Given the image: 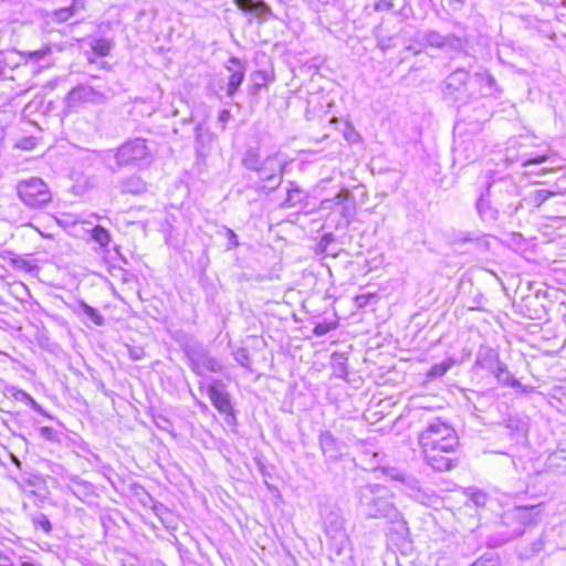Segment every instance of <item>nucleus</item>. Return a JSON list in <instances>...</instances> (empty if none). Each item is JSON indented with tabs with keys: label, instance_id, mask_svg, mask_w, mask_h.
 I'll use <instances>...</instances> for the list:
<instances>
[{
	"label": "nucleus",
	"instance_id": "obj_21",
	"mask_svg": "<svg viewBox=\"0 0 566 566\" xmlns=\"http://www.w3.org/2000/svg\"><path fill=\"white\" fill-rule=\"evenodd\" d=\"M243 166L249 169L255 171L259 169L260 165L262 164L260 158V150L258 147H250L244 153L243 159H242Z\"/></svg>",
	"mask_w": 566,
	"mask_h": 566
},
{
	"label": "nucleus",
	"instance_id": "obj_45",
	"mask_svg": "<svg viewBox=\"0 0 566 566\" xmlns=\"http://www.w3.org/2000/svg\"><path fill=\"white\" fill-rule=\"evenodd\" d=\"M230 112L228 109H222L219 113L218 119L220 123L226 124L230 119Z\"/></svg>",
	"mask_w": 566,
	"mask_h": 566
},
{
	"label": "nucleus",
	"instance_id": "obj_20",
	"mask_svg": "<svg viewBox=\"0 0 566 566\" xmlns=\"http://www.w3.org/2000/svg\"><path fill=\"white\" fill-rule=\"evenodd\" d=\"M76 314H84L90 321H92L95 325L102 326L104 324V317L98 313L97 310L85 303L84 301H80L77 305Z\"/></svg>",
	"mask_w": 566,
	"mask_h": 566
},
{
	"label": "nucleus",
	"instance_id": "obj_8",
	"mask_svg": "<svg viewBox=\"0 0 566 566\" xmlns=\"http://www.w3.org/2000/svg\"><path fill=\"white\" fill-rule=\"evenodd\" d=\"M277 153L268 156L262 161L259 169L255 170L259 179L269 184V186L265 185L264 187L269 188L270 191L276 189L281 185L283 178L285 164L277 161Z\"/></svg>",
	"mask_w": 566,
	"mask_h": 566
},
{
	"label": "nucleus",
	"instance_id": "obj_54",
	"mask_svg": "<svg viewBox=\"0 0 566 566\" xmlns=\"http://www.w3.org/2000/svg\"><path fill=\"white\" fill-rule=\"evenodd\" d=\"M522 207V202L518 203V206L515 208V211H517Z\"/></svg>",
	"mask_w": 566,
	"mask_h": 566
},
{
	"label": "nucleus",
	"instance_id": "obj_12",
	"mask_svg": "<svg viewBox=\"0 0 566 566\" xmlns=\"http://www.w3.org/2000/svg\"><path fill=\"white\" fill-rule=\"evenodd\" d=\"M208 396L213 407L223 415L232 413V405L230 401L229 394L224 390V386L220 380H213L207 387Z\"/></svg>",
	"mask_w": 566,
	"mask_h": 566
},
{
	"label": "nucleus",
	"instance_id": "obj_16",
	"mask_svg": "<svg viewBox=\"0 0 566 566\" xmlns=\"http://www.w3.org/2000/svg\"><path fill=\"white\" fill-rule=\"evenodd\" d=\"M474 80L481 85V96H492L497 92L496 81L488 71L476 72Z\"/></svg>",
	"mask_w": 566,
	"mask_h": 566
},
{
	"label": "nucleus",
	"instance_id": "obj_37",
	"mask_svg": "<svg viewBox=\"0 0 566 566\" xmlns=\"http://www.w3.org/2000/svg\"><path fill=\"white\" fill-rule=\"evenodd\" d=\"M349 196V191L346 190V189H343L340 190L335 197H333V208L334 209H339L340 206L344 203V201L347 199V197Z\"/></svg>",
	"mask_w": 566,
	"mask_h": 566
},
{
	"label": "nucleus",
	"instance_id": "obj_29",
	"mask_svg": "<svg viewBox=\"0 0 566 566\" xmlns=\"http://www.w3.org/2000/svg\"><path fill=\"white\" fill-rule=\"evenodd\" d=\"M112 45L109 41L104 39L95 40L92 44V50L99 56H106L109 54Z\"/></svg>",
	"mask_w": 566,
	"mask_h": 566
},
{
	"label": "nucleus",
	"instance_id": "obj_32",
	"mask_svg": "<svg viewBox=\"0 0 566 566\" xmlns=\"http://www.w3.org/2000/svg\"><path fill=\"white\" fill-rule=\"evenodd\" d=\"M451 364L447 361L436 364L430 368L428 376L431 378L441 377L449 370Z\"/></svg>",
	"mask_w": 566,
	"mask_h": 566
},
{
	"label": "nucleus",
	"instance_id": "obj_53",
	"mask_svg": "<svg viewBox=\"0 0 566 566\" xmlns=\"http://www.w3.org/2000/svg\"><path fill=\"white\" fill-rule=\"evenodd\" d=\"M34 54H35V55H44V54H45V52H43V53H41V52H35Z\"/></svg>",
	"mask_w": 566,
	"mask_h": 566
},
{
	"label": "nucleus",
	"instance_id": "obj_33",
	"mask_svg": "<svg viewBox=\"0 0 566 566\" xmlns=\"http://www.w3.org/2000/svg\"><path fill=\"white\" fill-rule=\"evenodd\" d=\"M471 566H499V558L494 554H486L476 559Z\"/></svg>",
	"mask_w": 566,
	"mask_h": 566
},
{
	"label": "nucleus",
	"instance_id": "obj_38",
	"mask_svg": "<svg viewBox=\"0 0 566 566\" xmlns=\"http://www.w3.org/2000/svg\"><path fill=\"white\" fill-rule=\"evenodd\" d=\"M471 501L476 505V506H484L486 504V501H488V496L484 492L482 491H474L472 494H471Z\"/></svg>",
	"mask_w": 566,
	"mask_h": 566
},
{
	"label": "nucleus",
	"instance_id": "obj_14",
	"mask_svg": "<svg viewBox=\"0 0 566 566\" xmlns=\"http://www.w3.org/2000/svg\"><path fill=\"white\" fill-rule=\"evenodd\" d=\"M226 67L230 72L227 93L229 96H232L244 80L245 67L243 63L234 56L229 59Z\"/></svg>",
	"mask_w": 566,
	"mask_h": 566
},
{
	"label": "nucleus",
	"instance_id": "obj_43",
	"mask_svg": "<svg viewBox=\"0 0 566 566\" xmlns=\"http://www.w3.org/2000/svg\"><path fill=\"white\" fill-rule=\"evenodd\" d=\"M13 562L10 556L0 551V566H12Z\"/></svg>",
	"mask_w": 566,
	"mask_h": 566
},
{
	"label": "nucleus",
	"instance_id": "obj_35",
	"mask_svg": "<svg viewBox=\"0 0 566 566\" xmlns=\"http://www.w3.org/2000/svg\"><path fill=\"white\" fill-rule=\"evenodd\" d=\"M334 241V234L333 233H326L322 237L319 243H318V249L321 250L322 253H326V254H329L328 252V245Z\"/></svg>",
	"mask_w": 566,
	"mask_h": 566
},
{
	"label": "nucleus",
	"instance_id": "obj_10",
	"mask_svg": "<svg viewBox=\"0 0 566 566\" xmlns=\"http://www.w3.org/2000/svg\"><path fill=\"white\" fill-rule=\"evenodd\" d=\"M323 521L326 535L336 542V552L337 554H340L347 542L344 528V518L336 512H329L324 516Z\"/></svg>",
	"mask_w": 566,
	"mask_h": 566
},
{
	"label": "nucleus",
	"instance_id": "obj_56",
	"mask_svg": "<svg viewBox=\"0 0 566 566\" xmlns=\"http://www.w3.org/2000/svg\"><path fill=\"white\" fill-rule=\"evenodd\" d=\"M28 399H30L31 402H34V399L31 398V396H28Z\"/></svg>",
	"mask_w": 566,
	"mask_h": 566
},
{
	"label": "nucleus",
	"instance_id": "obj_6",
	"mask_svg": "<svg viewBox=\"0 0 566 566\" xmlns=\"http://www.w3.org/2000/svg\"><path fill=\"white\" fill-rule=\"evenodd\" d=\"M146 140L135 138L123 144L115 153L117 167L136 165L148 157Z\"/></svg>",
	"mask_w": 566,
	"mask_h": 566
},
{
	"label": "nucleus",
	"instance_id": "obj_46",
	"mask_svg": "<svg viewBox=\"0 0 566 566\" xmlns=\"http://www.w3.org/2000/svg\"><path fill=\"white\" fill-rule=\"evenodd\" d=\"M389 9H391V3L389 1H386V0L380 1L379 3H376V6H375V10L376 11L389 10Z\"/></svg>",
	"mask_w": 566,
	"mask_h": 566
},
{
	"label": "nucleus",
	"instance_id": "obj_5",
	"mask_svg": "<svg viewBox=\"0 0 566 566\" xmlns=\"http://www.w3.org/2000/svg\"><path fill=\"white\" fill-rule=\"evenodd\" d=\"M418 41L426 46L436 48L447 52H460L463 51L467 45V41L464 39L453 33L443 35L436 30L419 32Z\"/></svg>",
	"mask_w": 566,
	"mask_h": 566
},
{
	"label": "nucleus",
	"instance_id": "obj_31",
	"mask_svg": "<svg viewBox=\"0 0 566 566\" xmlns=\"http://www.w3.org/2000/svg\"><path fill=\"white\" fill-rule=\"evenodd\" d=\"M234 360L244 368H250L251 359L248 349L239 348L233 354Z\"/></svg>",
	"mask_w": 566,
	"mask_h": 566
},
{
	"label": "nucleus",
	"instance_id": "obj_44",
	"mask_svg": "<svg viewBox=\"0 0 566 566\" xmlns=\"http://www.w3.org/2000/svg\"><path fill=\"white\" fill-rule=\"evenodd\" d=\"M227 234H228L229 243L232 247H238L239 242H238L237 234L231 229H227Z\"/></svg>",
	"mask_w": 566,
	"mask_h": 566
},
{
	"label": "nucleus",
	"instance_id": "obj_51",
	"mask_svg": "<svg viewBox=\"0 0 566 566\" xmlns=\"http://www.w3.org/2000/svg\"><path fill=\"white\" fill-rule=\"evenodd\" d=\"M11 459H12V462L20 468L21 462L19 461V459L15 455H13V454H11Z\"/></svg>",
	"mask_w": 566,
	"mask_h": 566
},
{
	"label": "nucleus",
	"instance_id": "obj_55",
	"mask_svg": "<svg viewBox=\"0 0 566 566\" xmlns=\"http://www.w3.org/2000/svg\"><path fill=\"white\" fill-rule=\"evenodd\" d=\"M28 399H30L31 402H34V399L31 398V396H28Z\"/></svg>",
	"mask_w": 566,
	"mask_h": 566
},
{
	"label": "nucleus",
	"instance_id": "obj_26",
	"mask_svg": "<svg viewBox=\"0 0 566 566\" xmlns=\"http://www.w3.org/2000/svg\"><path fill=\"white\" fill-rule=\"evenodd\" d=\"M80 9L76 0H73L70 7L61 8L53 12V19L56 22H65L73 17Z\"/></svg>",
	"mask_w": 566,
	"mask_h": 566
},
{
	"label": "nucleus",
	"instance_id": "obj_41",
	"mask_svg": "<svg viewBox=\"0 0 566 566\" xmlns=\"http://www.w3.org/2000/svg\"><path fill=\"white\" fill-rule=\"evenodd\" d=\"M155 422L159 429L166 430V431L170 430L171 423L167 418L158 417Z\"/></svg>",
	"mask_w": 566,
	"mask_h": 566
},
{
	"label": "nucleus",
	"instance_id": "obj_52",
	"mask_svg": "<svg viewBox=\"0 0 566 566\" xmlns=\"http://www.w3.org/2000/svg\"><path fill=\"white\" fill-rule=\"evenodd\" d=\"M21 566H36L34 563L31 562H22Z\"/></svg>",
	"mask_w": 566,
	"mask_h": 566
},
{
	"label": "nucleus",
	"instance_id": "obj_22",
	"mask_svg": "<svg viewBox=\"0 0 566 566\" xmlns=\"http://www.w3.org/2000/svg\"><path fill=\"white\" fill-rule=\"evenodd\" d=\"M556 192L546 190V189H538L533 192H531L524 201H526L530 205H533L536 208H539L546 200L554 197Z\"/></svg>",
	"mask_w": 566,
	"mask_h": 566
},
{
	"label": "nucleus",
	"instance_id": "obj_23",
	"mask_svg": "<svg viewBox=\"0 0 566 566\" xmlns=\"http://www.w3.org/2000/svg\"><path fill=\"white\" fill-rule=\"evenodd\" d=\"M91 238L94 242H96L101 248L105 249L108 247L111 242L109 232L102 226H95L90 230Z\"/></svg>",
	"mask_w": 566,
	"mask_h": 566
},
{
	"label": "nucleus",
	"instance_id": "obj_19",
	"mask_svg": "<svg viewBox=\"0 0 566 566\" xmlns=\"http://www.w3.org/2000/svg\"><path fill=\"white\" fill-rule=\"evenodd\" d=\"M146 190V184L138 176H130L122 182V191L133 195L142 193Z\"/></svg>",
	"mask_w": 566,
	"mask_h": 566
},
{
	"label": "nucleus",
	"instance_id": "obj_27",
	"mask_svg": "<svg viewBox=\"0 0 566 566\" xmlns=\"http://www.w3.org/2000/svg\"><path fill=\"white\" fill-rule=\"evenodd\" d=\"M302 201V191L301 189L294 184L290 182V187L287 189V197L283 203V207L285 208H293L296 207Z\"/></svg>",
	"mask_w": 566,
	"mask_h": 566
},
{
	"label": "nucleus",
	"instance_id": "obj_7",
	"mask_svg": "<svg viewBox=\"0 0 566 566\" xmlns=\"http://www.w3.org/2000/svg\"><path fill=\"white\" fill-rule=\"evenodd\" d=\"M470 74L460 67L450 73L442 83V93L446 98L455 103L465 102V93Z\"/></svg>",
	"mask_w": 566,
	"mask_h": 566
},
{
	"label": "nucleus",
	"instance_id": "obj_39",
	"mask_svg": "<svg viewBox=\"0 0 566 566\" xmlns=\"http://www.w3.org/2000/svg\"><path fill=\"white\" fill-rule=\"evenodd\" d=\"M332 328H334V325L331 323H319L314 327L313 333L319 337L326 335Z\"/></svg>",
	"mask_w": 566,
	"mask_h": 566
},
{
	"label": "nucleus",
	"instance_id": "obj_17",
	"mask_svg": "<svg viewBox=\"0 0 566 566\" xmlns=\"http://www.w3.org/2000/svg\"><path fill=\"white\" fill-rule=\"evenodd\" d=\"M493 374L496 377V379L505 386H510L513 388L522 386L521 382L511 375V373L507 369V366L504 363L497 361L495 369L493 370Z\"/></svg>",
	"mask_w": 566,
	"mask_h": 566
},
{
	"label": "nucleus",
	"instance_id": "obj_24",
	"mask_svg": "<svg viewBox=\"0 0 566 566\" xmlns=\"http://www.w3.org/2000/svg\"><path fill=\"white\" fill-rule=\"evenodd\" d=\"M21 486L31 488L32 491L40 490L44 485V479L39 474H32L29 472H23L21 474Z\"/></svg>",
	"mask_w": 566,
	"mask_h": 566
},
{
	"label": "nucleus",
	"instance_id": "obj_42",
	"mask_svg": "<svg viewBox=\"0 0 566 566\" xmlns=\"http://www.w3.org/2000/svg\"><path fill=\"white\" fill-rule=\"evenodd\" d=\"M547 159H548L547 155H541L535 158H531V159L526 160L523 165L524 166L538 165V164L545 163Z\"/></svg>",
	"mask_w": 566,
	"mask_h": 566
},
{
	"label": "nucleus",
	"instance_id": "obj_47",
	"mask_svg": "<svg viewBox=\"0 0 566 566\" xmlns=\"http://www.w3.org/2000/svg\"><path fill=\"white\" fill-rule=\"evenodd\" d=\"M449 4L452 7L453 10H459L464 4L465 0H448Z\"/></svg>",
	"mask_w": 566,
	"mask_h": 566
},
{
	"label": "nucleus",
	"instance_id": "obj_50",
	"mask_svg": "<svg viewBox=\"0 0 566 566\" xmlns=\"http://www.w3.org/2000/svg\"><path fill=\"white\" fill-rule=\"evenodd\" d=\"M364 454H365V455H369V454H370V455H373V458H375V459H376V458H378V455H379L377 452L373 451V450H371V449H369V448H366V450H364Z\"/></svg>",
	"mask_w": 566,
	"mask_h": 566
},
{
	"label": "nucleus",
	"instance_id": "obj_9",
	"mask_svg": "<svg viewBox=\"0 0 566 566\" xmlns=\"http://www.w3.org/2000/svg\"><path fill=\"white\" fill-rule=\"evenodd\" d=\"M189 366L196 375L201 377L206 371L221 373L223 369L222 364L206 350H196L190 353Z\"/></svg>",
	"mask_w": 566,
	"mask_h": 566
},
{
	"label": "nucleus",
	"instance_id": "obj_34",
	"mask_svg": "<svg viewBox=\"0 0 566 566\" xmlns=\"http://www.w3.org/2000/svg\"><path fill=\"white\" fill-rule=\"evenodd\" d=\"M125 348L132 360H140L145 356V350L142 346L125 345Z\"/></svg>",
	"mask_w": 566,
	"mask_h": 566
},
{
	"label": "nucleus",
	"instance_id": "obj_40",
	"mask_svg": "<svg viewBox=\"0 0 566 566\" xmlns=\"http://www.w3.org/2000/svg\"><path fill=\"white\" fill-rule=\"evenodd\" d=\"M40 436L49 441H55L57 437L56 431L51 427H41Z\"/></svg>",
	"mask_w": 566,
	"mask_h": 566
},
{
	"label": "nucleus",
	"instance_id": "obj_4",
	"mask_svg": "<svg viewBox=\"0 0 566 566\" xmlns=\"http://www.w3.org/2000/svg\"><path fill=\"white\" fill-rule=\"evenodd\" d=\"M539 513L538 505L515 506L503 514L502 521L512 528L510 536L517 537L523 535L526 526L537 523Z\"/></svg>",
	"mask_w": 566,
	"mask_h": 566
},
{
	"label": "nucleus",
	"instance_id": "obj_36",
	"mask_svg": "<svg viewBox=\"0 0 566 566\" xmlns=\"http://www.w3.org/2000/svg\"><path fill=\"white\" fill-rule=\"evenodd\" d=\"M13 262V265L17 268V269H21V270H24L27 272H32L34 269H35V265L32 264L29 260H25V259H14L12 260Z\"/></svg>",
	"mask_w": 566,
	"mask_h": 566
},
{
	"label": "nucleus",
	"instance_id": "obj_49",
	"mask_svg": "<svg viewBox=\"0 0 566 566\" xmlns=\"http://www.w3.org/2000/svg\"><path fill=\"white\" fill-rule=\"evenodd\" d=\"M50 467V471L54 474H60L62 471H63V468L62 465L57 464V463H50L49 464Z\"/></svg>",
	"mask_w": 566,
	"mask_h": 566
},
{
	"label": "nucleus",
	"instance_id": "obj_11",
	"mask_svg": "<svg viewBox=\"0 0 566 566\" xmlns=\"http://www.w3.org/2000/svg\"><path fill=\"white\" fill-rule=\"evenodd\" d=\"M104 98L103 94L88 85H77L72 88L66 96L69 108L75 107L82 103H98Z\"/></svg>",
	"mask_w": 566,
	"mask_h": 566
},
{
	"label": "nucleus",
	"instance_id": "obj_25",
	"mask_svg": "<svg viewBox=\"0 0 566 566\" xmlns=\"http://www.w3.org/2000/svg\"><path fill=\"white\" fill-rule=\"evenodd\" d=\"M212 142V134L209 129L205 128L202 125H197L196 127V144L197 151L201 153L203 148L210 145Z\"/></svg>",
	"mask_w": 566,
	"mask_h": 566
},
{
	"label": "nucleus",
	"instance_id": "obj_30",
	"mask_svg": "<svg viewBox=\"0 0 566 566\" xmlns=\"http://www.w3.org/2000/svg\"><path fill=\"white\" fill-rule=\"evenodd\" d=\"M32 522L35 526L42 528L46 534L52 530L49 517L43 513H38L32 517Z\"/></svg>",
	"mask_w": 566,
	"mask_h": 566
},
{
	"label": "nucleus",
	"instance_id": "obj_1",
	"mask_svg": "<svg viewBox=\"0 0 566 566\" xmlns=\"http://www.w3.org/2000/svg\"><path fill=\"white\" fill-rule=\"evenodd\" d=\"M418 443L428 465L436 471H449L458 465L453 457L459 447L454 428L441 419L429 422L418 436Z\"/></svg>",
	"mask_w": 566,
	"mask_h": 566
},
{
	"label": "nucleus",
	"instance_id": "obj_15",
	"mask_svg": "<svg viewBox=\"0 0 566 566\" xmlns=\"http://www.w3.org/2000/svg\"><path fill=\"white\" fill-rule=\"evenodd\" d=\"M237 7L258 18H265L271 14V9L262 0H234Z\"/></svg>",
	"mask_w": 566,
	"mask_h": 566
},
{
	"label": "nucleus",
	"instance_id": "obj_57",
	"mask_svg": "<svg viewBox=\"0 0 566 566\" xmlns=\"http://www.w3.org/2000/svg\"><path fill=\"white\" fill-rule=\"evenodd\" d=\"M28 399H30L31 402H34V399L31 398V396H28Z\"/></svg>",
	"mask_w": 566,
	"mask_h": 566
},
{
	"label": "nucleus",
	"instance_id": "obj_2",
	"mask_svg": "<svg viewBox=\"0 0 566 566\" xmlns=\"http://www.w3.org/2000/svg\"><path fill=\"white\" fill-rule=\"evenodd\" d=\"M391 491L381 484H367L359 489V511L367 518L396 517Z\"/></svg>",
	"mask_w": 566,
	"mask_h": 566
},
{
	"label": "nucleus",
	"instance_id": "obj_3",
	"mask_svg": "<svg viewBox=\"0 0 566 566\" xmlns=\"http://www.w3.org/2000/svg\"><path fill=\"white\" fill-rule=\"evenodd\" d=\"M17 193L19 199L31 209H42L52 201L49 186L36 177L19 181Z\"/></svg>",
	"mask_w": 566,
	"mask_h": 566
},
{
	"label": "nucleus",
	"instance_id": "obj_18",
	"mask_svg": "<svg viewBox=\"0 0 566 566\" xmlns=\"http://www.w3.org/2000/svg\"><path fill=\"white\" fill-rule=\"evenodd\" d=\"M392 479L395 480H399L402 482L405 489L403 491L411 497L416 499V500H420L421 499V490L418 485V482L413 479H410V478H406L403 476L401 473H396L395 475H392Z\"/></svg>",
	"mask_w": 566,
	"mask_h": 566
},
{
	"label": "nucleus",
	"instance_id": "obj_28",
	"mask_svg": "<svg viewBox=\"0 0 566 566\" xmlns=\"http://www.w3.org/2000/svg\"><path fill=\"white\" fill-rule=\"evenodd\" d=\"M340 216L345 219V224L348 226L356 214V205L350 195L344 201V203L338 209Z\"/></svg>",
	"mask_w": 566,
	"mask_h": 566
},
{
	"label": "nucleus",
	"instance_id": "obj_48",
	"mask_svg": "<svg viewBox=\"0 0 566 566\" xmlns=\"http://www.w3.org/2000/svg\"><path fill=\"white\" fill-rule=\"evenodd\" d=\"M321 209H322V210L334 209V208H333V199H332V198H329V199H324V200H322V202H321Z\"/></svg>",
	"mask_w": 566,
	"mask_h": 566
},
{
	"label": "nucleus",
	"instance_id": "obj_13",
	"mask_svg": "<svg viewBox=\"0 0 566 566\" xmlns=\"http://www.w3.org/2000/svg\"><path fill=\"white\" fill-rule=\"evenodd\" d=\"M318 442L324 457L331 461L340 459L343 443L331 431H321Z\"/></svg>",
	"mask_w": 566,
	"mask_h": 566
}]
</instances>
